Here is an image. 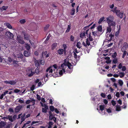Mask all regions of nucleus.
Returning a JSON list of instances; mask_svg holds the SVG:
<instances>
[{
    "label": "nucleus",
    "mask_w": 128,
    "mask_h": 128,
    "mask_svg": "<svg viewBox=\"0 0 128 128\" xmlns=\"http://www.w3.org/2000/svg\"><path fill=\"white\" fill-rule=\"evenodd\" d=\"M76 64V63L73 64L71 58H67L65 60L64 62L61 65V67L55 64L48 68L46 70L47 74L46 76L48 78V75L55 78L58 77L62 75L66 70L68 72L70 73L72 71L73 65H75Z\"/></svg>",
    "instance_id": "f257e3e1"
},
{
    "label": "nucleus",
    "mask_w": 128,
    "mask_h": 128,
    "mask_svg": "<svg viewBox=\"0 0 128 128\" xmlns=\"http://www.w3.org/2000/svg\"><path fill=\"white\" fill-rule=\"evenodd\" d=\"M96 41H93V38L90 36L88 38L86 39V42H83V45L87 47L90 45L92 46H94L96 44Z\"/></svg>",
    "instance_id": "f03ea898"
},
{
    "label": "nucleus",
    "mask_w": 128,
    "mask_h": 128,
    "mask_svg": "<svg viewBox=\"0 0 128 128\" xmlns=\"http://www.w3.org/2000/svg\"><path fill=\"white\" fill-rule=\"evenodd\" d=\"M110 33L108 32H106V39L105 40V41L104 42V43H105L106 41H109L111 40L112 38L114 37V34H112V33H111L110 34Z\"/></svg>",
    "instance_id": "7ed1b4c3"
},
{
    "label": "nucleus",
    "mask_w": 128,
    "mask_h": 128,
    "mask_svg": "<svg viewBox=\"0 0 128 128\" xmlns=\"http://www.w3.org/2000/svg\"><path fill=\"white\" fill-rule=\"evenodd\" d=\"M78 53L80 54H81V52L78 51L76 49L75 50H74V58L76 59V62L77 61L79 60L80 59V56Z\"/></svg>",
    "instance_id": "20e7f679"
},
{
    "label": "nucleus",
    "mask_w": 128,
    "mask_h": 128,
    "mask_svg": "<svg viewBox=\"0 0 128 128\" xmlns=\"http://www.w3.org/2000/svg\"><path fill=\"white\" fill-rule=\"evenodd\" d=\"M40 104H41L42 106L44 108H42V112H43L46 113L47 112V110L48 109V107L46 105L42 102H40Z\"/></svg>",
    "instance_id": "39448f33"
},
{
    "label": "nucleus",
    "mask_w": 128,
    "mask_h": 128,
    "mask_svg": "<svg viewBox=\"0 0 128 128\" xmlns=\"http://www.w3.org/2000/svg\"><path fill=\"white\" fill-rule=\"evenodd\" d=\"M35 100L33 98L30 99V100H27L26 102V104H32V105H34L35 104Z\"/></svg>",
    "instance_id": "423d86ee"
},
{
    "label": "nucleus",
    "mask_w": 128,
    "mask_h": 128,
    "mask_svg": "<svg viewBox=\"0 0 128 128\" xmlns=\"http://www.w3.org/2000/svg\"><path fill=\"white\" fill-rule=\"evenodd\" d=\"M104 105H101L100 106V110L98 111V112L102 115H104L105 114L104 112Z\"/></svg>",
    "instance_id": "0eeeda50"
},
{
    "label": "nucleus",
    "mask_w": 128,
    "mask_h": 128,
    "mask_svg": "<svg viewBox=\"0 0 128 128\" xmlns=\"http://www.w3.org/2000/svg\"><path fill=\"white\" fill-rule=\"evenodd\" d=\"M27 73L29 76H31L33 75L35 73L34 72L32 71V70L31 69H28L26 70Z\"/></svg>",
    "instance_id": "6e6552de"
},
{
    "label": "nucleus",
    "mask_w": 128,
    "mask_h": 128,
    "mask_svg": "<svg viewBox=\"0 0 128 128\" xmlns=\"http://www.w3.org/2000/svg\"><path fill=\"white\" fill-rule=\"evenodd\" d=\"M106 22L108 24L110 22H112L113 20H114V17L112 16H110L106 18Z\"/></svg>",
    "instance_id": "1a4fd4ad"
},
{
    "label": "nucleus",
    "mask_w": 128,
    "mask_h": 128,
    "mask_svg": "<svg viewBox=\"0 0 128 128\" xmlns=\"http://www.w3.org/2000/svg\"><path fill=\"white\" fill-rule=\"evenodd\" d=\"M17 118L16 115H14L12 117L11 116L8 115V119L11 122H12L14 120Z\"/></svg>",
    "instance_id": "9d476101"
},
{
    "label": "nucleus",
    "mask_w": 128,
    "mask_h": 128,
    "mask_svg": "<svg viewBox=\"0 0 128 128\" xmlns=\"http://www.w3.org/2000/svg\"><path fill=\"white\" fill-rule=\"evenodd\" d=\"M128 47V44L126 42L124 43L121 49L122 52L126 51V50L127 49Z\"/></svg>",
    "instance_id": "9b49d317"
},
{
    "label": "nucleus",
    "mask_w": 128,
    "mask_h": 128,
    "mask_svg": "<svg viewBox=\"0 0 128 128\" xmlns=\"http://www.w3.org/2000/svg\"><path fill=\"white\" fill-rule=\"evenodd\" d=\"M17 40L18 42L21 44H23L24 43V41L22 40V38L20 36H18Z\"/></svg>",
    "instance_id": "f8f14e48"
},
{
    "label": "nucleus",
    "mask_w": 128,
    "mask_h": 128,
    "mask_svg": "<svg viewBox=\"0 0 128 128\" xmlns=\"http://www.w3.org/2000/svg\"><path fill=\"white\" fill-rule=\"evenodd\" d=\"M6 35L9 38L12 39L14 36L9 31H7L6 32Z\"/></svg>",
    "instance_id": "ddd939ff"
},
{
    "label": "nucleus",
    "mask_w": 128,
    "mask_h": 128,
    "mask_svg": "<svg viewBox=\"0 0 128 128\" xmlns=\"http://www.w3.org/2000/svg\"><path fill=\"white\" fill-rule=\"evenodd\" d=\"M109 26L111 27L112 26L113 27H115L116 26V23L113 20L112 22H110L108 24Z\"/></svg>",
    "instance_id": "4468645a"
},
{
    "label": "nucleus",
    "mask_w": 128,
    "mask_h": 128,
    "mask_svg": "<svg viewBox=\"0 0 128 128\" xmlns=\"http://www.w3.org/2000/svg\"><path fill=\"white\" fill-rule=\"evenodd\" d=\"M100 98L98 96H97L96 97H95L94 98H93L92 99V100L93 101H94L97 102H98L100 100Z\"/></svg>",
    "instance_id": "2eb2a0df"
},
{
    "label": "nucleus",
    "mask_w": 128,
    "mask_h": 128,
    "mask_svg": "<svg viewBox=\"0 0 128 128\" xmlns=\"http://www.w3.org/2000/svg\"><path fill=\"white\" fill-rule=\"evenodd\" d=\"M21 108L20 106H18L16 107L14 109L15 111L16 112H18L19 111Z\"/></svg>",
    "instance_id": "dca6fc26"
},
{
    "label": "nucleus",
    "mask_w": 128,
    "mask_h": 128,
    "mask_svg": "<svg viewBox=\"0 0 128 128\" xmlns=\"http://www.w3.org/2000/svg\"><path fill=\"white\" fill-rule=\"evenodd\" d=\"M24 54L25 56L28 57L30 55V53L28 51H25L24 52Z\"/></svg>",
    "instance_id": "f3484780"
},
{
    "label": "nucleus",
    "mask_w": 128,
    "mask_h": 128,
    "mask_svg": "<svg viewBox=\"0 0 128 128\" xmlns=\"http://www.w3.org/2000/svg\"><path fill=\"white\" fill-rule=\"evenodd\" d=\"M16 56L18 58H23V54L21 53H19L18 54H17Z\"/></svg>",
    "instance_id": "a211bd4d"
},
{
    "label": "nucleus",
    "mask_w": 128,
    "mask_h": 128,
    "mask_svg": "<svg viewBox=\"0 0 128 128\" xmlns=\"http://www.w3.org/2000/svg\"><path fill=\"white\" fill-rule=\"evenodd\" d=\"M16 101L17 102H19L20 104H23L24 103V101L23 100H22L21 99V98H18L17 99Z\"/></svg>",
    "instance_id": "6ab92c4d"
},
{
    "label": "nucleus",
    "mask_w": 128,
    "mask_h": 128,
    "mask_svg": "<svg viewBox=\"0 0 128 128\" xmlns=\"http://www.w3.org/2000/svg\"><path fill=\"white\" fill-rule=\"evenodd\" d=\"M8 8V6H3L2 7H1L0 8V10L2 11L4 10H6Z\"/></svg>",
    "instance_id": "aec40b11"
},
{
    "label": "nucleus",
    "mask_w": 128,
    "mask_h": 128,
    "mask_svg": "<svg viewBox=\"0 0 128 128\" xmlns=\"http://www.w3.org/2000/svg\"><path fill=\"white\" fill-rule=\"evenodd\" d=\"M57 44L56 43H54L52 45L51 48L52 50L54 49L56 46Z\"/></svg>",
    "instance_id": "412c9836"
},
{
    "label": "nucleus",
    "mask_w": 128,
    "mask_h": 128,
    "mask_svg": "<svg viewBox=\"0 0 128 128\" xmlns=\"http://www.w3.org/2000/svg\"><path fill=\"white\" fill-rule=\"evenodd\" d=\"M4 24L8 28L10 29L12 28V26L9 24L8 23H4Z\"/></svg>",
    "instance_id": "4be33fe9"
},
{
    "label": "nucleus",
    "mask_w": 128,
    "mask_h": 128,
    "mask_svg": "<svg viewBox=\"0 0 128 128\" xmlns=\"http://www.w3.org/2000/svg\"><path fill=\"white\" fill-rule=\"evenodd\" d=\"M123 82L122 80H118V83L120 86H122L123 84Z\"/></svg>",
    "instance_id": "5701e85b"
},
{
    "label": "nucleus",
    "mask_w": 128,
    "mask_h": 128,
    "mask_svg": "<svg viewBox=\"0 0 128 128\" xmlns=\"http://www.w3.org/2000/svg\"><path fill=\"white\" fill-rule=\"evenodd\" d=\"M76 46L78 48H80L81 47V44L80 42H78L76 44Z\"/></svg>",
    "instance_id": "b1692460"
},
{
    "label": "nucleus",
    "mask_w": 128,
    "mask_h": 128,
    "mask_svg": "<svg viewBox=\"0 0 128 128\" xmlns=\"http://www.w3.org/2000/svg\"><path fill=\"white\" fill-rule=\"evenodd\" d=\"M71 26L70 25H68L67 29L66 31V32H69Z\"/></svg>",
    "instance_id": "393cba45"
},
{
    "label": "nucleus",
    "mask_w": 128,
    "mask_h": 128,
    "mask_svg": "<svg viewBox=\"0 0 128 128\" xmlns=\"http://www.w3.org/2000/svg\"><path fill=\"white\" fill-rule=\"evenodd\" d=\"M121 110V108L120 106L117 105L116 106V110L117 111H120Z\"/></svg>",
    "instance_id": "a878e982"
},
{
    "label": "nucleus",
    "mask_w": 128,
    "mask_h": 128,
    "mask_svg": "<svg viewBox=\"0 0 128 128\" xmlns=\"http://www.w3.org/2000/svg\"><path fill=\"white\" fill-rule=\"evenodd\" d=\"M58 52L60 54H62L64 52V50L63 49H60L58 50Z\"/></svg>",
    "instance_id": "bb28decb"
},
{
    "label": "nucleus",
    "mask_w": 128,
    "mask_h": 128,
    "mask_svg": "<svg viewBox=\"0 0 128 128\" xmlns=\"http://www.w3.org/2000/svg\"><path fill=\"white\" fill-rule=\"evenodd\" d=\"M10 84L11 85H14L16 83V82L14 80H10Z\"/></svg>",
    "instance_id": "cd10ccee"
},
{
    "label": "nucleus",
    "mask_w": 128,
    "mask_h": 128,
    "mask_svg": "<svg viewBox=\"0 0 128 128\" xmlns=\"http://www.w3.org/2000/svg\"><path fill=\"white\" fill-rule=\"evenodd\" d=\"M99 71L100 74H104L105 73V71L104 70L100 69V70Z\"/></svg>",
    "instance_id": "c85d7f7f"
},
{
    "label": "nucleus",
    "mask_w": 128,
    "mask_h": 128,
    "mask_svg": "<svg viewBox=\"0 0 128 128\" xmlns=\"http://www.w3.org/2000/svg\"><path fill=\"white\" fill-rule=\"evenodd\" d=\"M104 16H103L102 17V18H101L100 20H99V21L98 22V23L99 24H100L101 23V22L103 21V20H104Z\"/></svg>",
    "instance_id": "c756f323"
},
{
    "label": "nucleus",
    "mask_w": 128,
    "mask_h": 128,
    "mask_svg": "<svg viewBox=\"0 0 128 128\" xmlns=\"http://www.w3.org/2000/svg\"><path fill=\"white\" fill-rule=\"evenodd\" d=\"M111 31V27L109 26L107 28L106 32L110 33Z\"/></svg>",
    "instance_id": "7c9ffc66"
},
{
    "label": "nucleus",
    "mask_w": 128,
    "mask_h": 128,
    "mask_svg": "<svg viewBox=\"0 0 128 128\" xmlns=\"http://www.w3.org/2000/svg\"><path fill=\"white\" fill-rule=\"evenodd\" d=\"M112 62L114 64H116L118 62V60L116 58H114Z\"/></svg>",
    "instance_id": "2f4dec72"
},
{
    "label": "nucleus",
    "mask_w": 128,
    "mask_h": 128,
    "mask_svg": "<svg viewBox=\"0 0 128 128\" xmlns=\"http://www.w3.org/2000/svg\"><path fill=\"white\" fill-rule=\"evenodd\" d=\"M125 74L124 72L120 73L119 76L120 78H122L124 77V76Z\"/></svg>",
    "instance_id": "473e14b6"
},
{
    "label": "nucleus",
    "mask_w": 128,
    "mask_h": 128,
    "mask_svg": "<svg viewBox=\"0 0 128 128\" xmlns=\"http://www.w3.org/2000/svg\"><path fill=\"white\" fill-rule=\"evenodd\" d=\"M25 47L26 49L28 50H29L30 49V46L27 44H26Z\"/></svg>",
    "instance_id": "72a5a7b5"
},
{
    "label": "nucleus",
    "mask_w": 128,
    "mask_h": 128,
    "mask_svg": "<svg viewBox=\"0 0 128 128\" xmlns=\"http://www.w3.org/2000/svg\"><path fill=\"white\" fill-rule=\"evenodd\" d=\"M75 12L74 9V8H72L70 13L71 15L72 16L74 14Z\"/></svg>",
    "instance_id": "f704fd0d"
},
{
    "label": "nucleus",
    "mask_w": 128,
    "mask_h": 128,
    "mask_svg": "<svg viewBox=\"0 0 128 128\" xmlns=\"http://www.w3.org/2000/svg\"><path fill=\"white\" fill-rule=\"evenodd\" d=\"M25 114H24L23 115L21 116V123L25 120L24 116Z\"/></svg>",
    "instance_id": "c9c22d12"
},
{
    "label": "nucleus",
    "mask_w": 128,
    "mask_h": 128,
    "mask_svg": "<svg viewBox=\"0 0 128 128\" xmlns=\"http://www.w3.org/2000/svg\"><path fill=\"white\" fill-rule=\"evenodd\" d=\"M26 22V21L25 19H23L22 20H21L20 21V22L22 24H23L24 23Z\"/></svg>",
    "instance_id": "e433bc0d"
},
{
    "label": "nucleus",
    "mask_w": 128,
    "mask_h": 128,
    "mask_svg": "<svg viewBox=\"0 0 128 128\" xmlns=\"http://www.w3.org/2000/svg\"><path fill=\"white\" fill-rule=\"evenodd\" d=\"M18 62L14 60L13 61V64L15 66H17L18 65Z\"/></svg>",
    "instance_id": "4c0bfd02"
},
{
    "label": "nucleus",
    "mask_w": 128,
    "mask_h": 128,
    "mask_svg": "<svg viewBox=\"0 0 128 128\" xmlns=\"http://www.w3.org/2000/svg\"><path fill=\"white\" fill-rule=\"evenodd\" d=\"M85 32H82L80 34V36L81 38H82L85 36Z\"/></svg>",
    "instance_id": "58836bf2"
},
{
    "label": "nucleus",
    "mask_w": 128,
    "mask_h": 128,
    "mask_svg": "<svg viewBox=\"0 0 128 128\" xmlns=\"http://www.w3.org/2000/svg\"><path fill=\"white\" fill-rule=\"evenodd\" d=\"M50 26V25L48 24L46 26L44 27V30H46L48 29Z\"/></svg>",
    "instance_id": "ea45409f"
},
{
    "label": "nucleus",
    "mask_w": 128,
    "mask_h": 128,
    "mask_svg": "<svg viewBox=\"0 0 128 128\" xmlns=\"http://www.w3.org/2000/svg\"><path fill=\"white\" fill-rule=\"evenodd\" d=\"M53 124V123L51 122H50L48 123V128H51V126Z\"/></svg>",
    "instance_id": "a19ab883"
},
{
    "label": "nucleus",
    "mask_w": 128,
    "mask_h": 128,
    "mask_svg": "<svg viewBox=\"0 0 128 128\" xmlns=\"http://www.w3.org/2000/svg\"><path fill=\"white\" fill-rule=\"evenodd\" d=\"M8 111L11 113H13L14 112V109L12 108H10L8 110Z\"/></svg>",
    "instance_id": "79ce46f5"
},
{
    "label": "nucleus",
    "mask_w": 128,
    "mask_h": 128,
    "mask_svg": "<svg viewBox=\"0 0 128 128\" xmlns=\"http://www.w3.org/2000/svg\"><path fill=\"white\" fill-rule=\"evenodd\" d=\"M106 110L107 112L108 113H110L111 112L112 110L110 108H108V109H106Z\"/></svg>",
    "instance_id": "37998d69"
},
{
    "label": "nucleus",
    "mask_w": 128,
    "mask_h": 128,
    "mask_svg": "<svg viewBox=\"0 0 128 128\" xmlns=\"http://www.w3.org/2000/svg\"><path fill=\"white\" fill-rule=\"evenodd\" d=\"M102 28L101 26H99L98 28V31H101L102 30Z\"/></svg>",
    "instance_id": "c03bdc74"
},
{
    "label": "nucleus",
    "mask_w": 128,
    "mask_h": 128,
    "mask_svg": "<svg viewBox=\"0 0 128 128\" xmlns=\"http://www.w3.org/2000/svg\"><path fill=\"white\" fill-rule=\"evenodd\" d=\"M117 10V8L116 7L114 8H112V9L111 10L113 12H115L116 10Z\"/></svg>",
    "instance_id": "a18cd8bd"
},
{
    "label": "nucleus",
    "mask_w": 128,
    "mask_h": 128,
    "mask_svg": "<svg viewBox=\"0 0 128 128\" xmlns=\"http://www.w3.org/2000/svg\"><path fill=\"white\" fill-rule=\"evenodd\" d=\"M39 72V68H36L35 70V73L36 74H38Z\"/></svg>",
    "instance_id": "49530a36"
},
{
    "label": "nucleus",
    "mask_w": 128,
    "mask_h": 128,
    "mask_svg": "<svg viewBox=\"0 0 128 128\" xmlns=\"http://www.w3.org/2000/svg\"><path fill=\"white\" fill-rule=\"evenodd\" d=\"M31 122V121H28L26 123V124H25L24 125H23V127H22V128H24L26 126V124H29Z\"/></svg>",
    "instance_id": "de8ad7c7"
},
{
    "label": "nucleus",
    "mask_w": 128,
    "mask_h": 128,
    "mask_svg": "<svg viewBox=\"0 0 128 128\" xmlns=\"http://www.w3.org/2000/svg\"><path fill=\"white\" fill-rule=\"evenodd\" d=\"M124 13L123 12L120 13L119 14L118 16L120 18H122L123 17Z\"/></svg>",
    "instance_id": "09e8293b"
},
{
    "label": "nucleus",
    "mask_w": 128,
    "mask_h": 128,
    "mask_svg": "<svg viewBox=\"0 0 128 128\" xmlns=\"http://www.w3.org/2000/svg\"><path fill=\"white\" fill-rule=\"evenodd\" d=\"M24 38L26 40H28L29 39V36H28L24 35Z\"/></svg>",
    "instance_id": "8fccbe9b"
},
{
    "label": "nucleus",
    "mask_w": 128,
    "mask_h": 128,
    "mask_svg": "<svg viewBox=\"0 0 128 128\" xmlns=\"http://www.w3.org/2000/svg\"><path fill=\"white\" fill-rule=\"evenodd\" d=\"M116 13V15L118 16L120 14V13L119 10H117L115 12Z\"/></svg>",
    "instance_id": "3c124183"
},
{
    "label": "nucleus",
    "mask_w": 128,
    "mask_h": 128,
    "mask_svg": "<svg viewBox=\"0 0 128 128\" xmlns=\"http://www.w3.org/2000/svg\"><path fill=\"white\" fill-rule=\"evenodd\" d=\"M117 55L116 53V52H115L112 55V56L113 58H116Z\"/></svg>",
    "instance_id": "603ef678"
},
{
    "label": "nucleus",
    "mask_w": 128,
    "mask_h": 128,
    "mask_svg": "<svg viewBox=\"0 0 128 128\" xmlns=\"http://www.w3.org/2000/svg\"><path fill=\"white\" fill-rule=\"evenodd\" d=\"M54 108L53 106H50V110L52 111H53L54 110Z\"/></svg>",
    "instance_id": "864d4df0"
},
{
    "label": "nucleus",
    "mask_w": 128,
    "mask_h": 128,
    "mask_svg": "<svg viewBox=\"0 0 128 128\" xmlns=\"http://www.w3.org/2000/svg\"><path fill=\"white\" fill-rule=\"evenodd\" d=\"M14 92L15 93H18V92H20V91L17 89H15L14 90Z\"/></svg>",
    "instance_id": "5fc2aeb1"
},
{
    "label": "nucleus",
    "mask_w": 128,
    "mask_h": 128,
    "mask_svg": "<svg viewBox=\"0 0 128 128\" xmlns=\"http://www.w3.org/2000/svg\"><path fill=\"white\" fill-rule=\"evenodd\" d=\"M124 52V53L123 54L122 56V58H124V57L126 55L127 53V52H126V51H124V52Z\"/></svg>",
    "instance_id": "6e6d98bb"
},
{
    "label": "nucleus",
    "mask_w": 128,
    "mask_h": 128,
    "mask_svg": "<svg viewBox=\"0 0 128 128\" xmlns=\"http://www.w3.org/2000/svg\"><path fill=\"white\" fill-rule=\"evenodd\" d=\"M35 86L34 85H32L30 88V90H33L34 89Z\"/></svg>",
    "instance_id": "4d7b16f0"
},
{
    "label": "nucleus",
    "mask_w": 128,
    "mask_h": 128,
    "mask_svg": "<svg viewBox=\"0 0 128 128\" xmlns=\"http://www.w3.org/2000/svg\"><path fill=\"white\" fill-rule=\"evenodd\" d=\"M111 103H112V104L113 106H114L116 104V102L115 101H114V100H112L111 101Z\"/></svg>",
    "instance_id": "13d9d810"
},
{
    "label": "nucleus",
    "mask_w": 128,
    "mask_h": 128,
    "mask_svg": "<svg viewBox=\"0 0 128 128\" xmlns=\"http://www.w3.org/2000/svg\"><path fill=\"white\" fill-rule=\"evenodd\" d=\"M89 31V30H86V34H87V35L88 34V35H89L90 36V32Z\"/></svg>",
    "instance_id": "bf43d9fd"
},
{
    "label": "nucleus",
    "mask_w": 128,
    "mask_h": 128,
    "mask_svg": "<svg viewBox=\"0 0 128 128\" xmlns=\"http://www.w3.org/2000/svg\"><path fill=\"white\" fill-rule=\"evenodd\" d=\"M122 65L121 63H120L118 66V68L120 69L122 68Z\"/></svg>",
    "instance_id": "052dcab7"
},
{
    "label": "nucleus",
    "mask_w": 128,
    "mask_h": 128,
    "mask_svg": "<svg viewBox=\"0 0 128 128\" xmlns=\"http://www.w3.org/2000/svg\"><path fill=\"white\" fill-rule=\"evenodd\" d=\"M39 122L38 121H33L32 122L31 125H33L34 124H36V123H38Z\"/></svg>",
    "instance_id": "680f3d73"
},
{
    "label": "nucleus",
    "mask_w": 128,
    "mask_h": 128,
    "mask_svg": "<svg viewBox=\"0 0 128 128\" xmlns=\"http://www.w3.org/2000/svg\"><path fill=\"white\" fill-rule=\"evenodd\" d=\"M103 102L105 104H108V102L106 99H104L103 100Z\"/></svg>",
    "instance_id": "e2e57ef3"
},
{
    "label": "nucleus",
    "mask_w": 128,
    "mask_h": 128,
    "mask_svg": "<svg viewBox=\"0 0 128 128\" xmlns=\"http://www.w3.org/2000/svg\"><path fill=\"white\" fill-rule=\"evenodd\" d=\"M100 96L102 98H104L105 97L106 95L105 94L103 93H102L100 94Z\"/></svg>",
    "instance_id": "0e129e2a"
},
{
    "label": "nucleus",
    "mask_w": 128,
    "mask_h": 128,
    "mask_svg": "<svg viewBox=\"0 0 128 128\" xmlns=\"http://www.w3.org/2000/svg\"><path fill=\"white\" fill-rule=\"evenodd\" d=\"M47 53V52L46 51H45L43 52L42 54V55L43 56H45Z\"/></svg>",
    "instance_id": "69168bd1"
},
{
    "label": "nucleus",
    "mask_w": 128,
    "mask_h": 128,
    "mask_svg": "<svg viewBox=\"0 0 128 128\" xmlns=\"http://www.w3.org/2000/svg\"><path fill=\"white\" fill-rule=\"evenodd\" d=\"M36 97L37 99L38 100H40L41 99L40 97V96L38 94L36 95Z\"/></svg>",
    "instance_id": "338daca9"
},
{
    "label": "nucleus",
    "mask_w": 128,
    "mask_h": 128,
    "mask_svg": "<svg viewBox=\"0 0 128 128\" xmlns=\"http://www.w3.org/2000/svg\"><path fill=\"white\" fill-rule=\"evenodd\" d=\"M54 117L53 116H52L51 114L50 115L49 118L50 120H52Z\"/></svg>",
    "instance_id": "774afa93"
}]
</instances>
